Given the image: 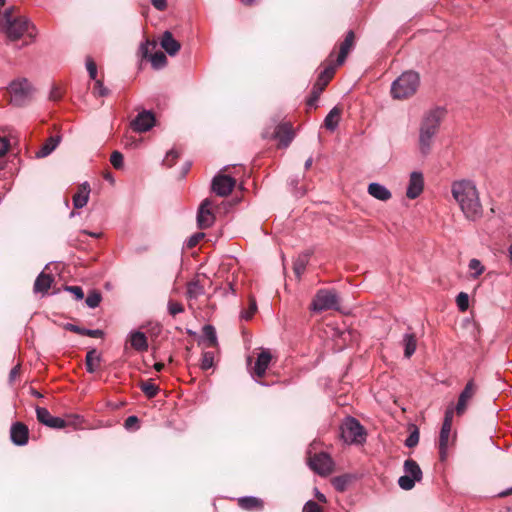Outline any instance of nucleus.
I'll return each mask as SVG.
<instances>
[{
    "instance_id": "nucleus-1",
    "label": "nucleus",
    "mask_w": 512,
    "mask_h": 512,
    "mask_svg": "<svg viewBox=\"0 0 512 512\" xmlns=\"http://www.w3.org/2000/svg\"><path fill=\"white\" fill-rule=\"evenodd\" d=\"M451 195L465 219L477 221L483 216L480 193L474 181L469 179L453 181Z\"/></svg>"
},
{
    "instance_id": "nucleus-2",
    "label": "nucleus",
    "mask_w": 512,
    "mask_h": 512,
    "mask_svg": "<svg viewBox=\"0 0 512 512\" xmlns=\"http://www.w3.org/2000/svg\"><path fill=\"white\" fill-rule=\"evenodd\" d=\"M354 45V34H348L345 40L339 46V52L336 61L334 60L335 52L332 51L328 58L321 64L322 70L318 75L317 81L315 82L312 91L315 99L320 95V93L325 89L330 80L333 78L336 68L345 62Z\"/></svg>"
},
{
    "instance_id": "nucleus-3",
    "label": "nucleus",
    "mask_w": 512,
    "mask_h": 512,
    "mask_svg": "<svg viewBox=\"0 0 512 512\" xmlns=\"http://www.w3.org/2000/svg\"><path fill=\"white\" fill-rule=\"evenodd\" d=\"M446 114L445 109L435 107L424 113L418 137V149L423 156H427L432 149L434 137L439 131L442 120Z\"/></svg>"
},
{
    "instance_id": "nucleus-4",
    "label": "nucleus",
    "mask_w": 512,
    "mask_h": 512,
    "mask_svg": "<svg viewBox=\"0 0 512 512\" xmlns=\"http://www.w3.org/2000/svg\"><path fill=\"white\" fill-rule=\"evenodd\" d=\"M420 77L417 72H403L391 85V95L394 99H407L412 97L418 90Z\"/></svg>"
},
{
    "instance_id": "nucleus-5",
    "label": "nucleus",
    "mask_w": 512,
    "mask_h": 512,
    "mask_svg": "<svg viewBox=\"0 0 512 512\" xmlns=\"http://www.w3.org/2000/svg\"><path fill=\"white\" fill-rule=\"evenodd\" d=\"M1 23L6 32H27L35 29V25L14 6L5 10Z\"/></svg>"
},
{
    "instance_id": "nucleus-6",
    "label": "nucleus",
    "mask_w": 512,
    "mask_h": 512,
    "mask_svg": "<svg viewBox=\"0 0 512 512\" xmlns=\"http://www.w3.org/2000/svg\"><path fill=\"white\" fill-rule=\"evenodd\" d=\"M11 102L15 105H23L32 95L33 87L26 78L14 80L8 87Z\"/></svg>"
},
{
    "instance_id": "nucleus-7",
    "label": "nucleus",
    "mask_w": 512,
    "mask_h": 512,
    "mask_svg": "<svg viewBox=\"0 0 512 512\" xmlns=\"http://www.w3.org/2000/svg\"><path fill=\"white\" fill-rule=\"evenodd\" d=\"M341 436L346 443H361L364 441V429L355 418L348 417L341 425Z\"/></svg>"
},
{
    "instance_id": "nucleus-8",
    "label": "nucleus",
    "mask_w": 512,
    "mask_h": 512,
    "mask_svg": "<svg viewBox=\"0 0 512 512\" xmlns=\"http://www.w3.org/2000/svg\"><path fill=\"white\" fill-rule=\"evenodd\" d=\"M339 300L338 296L333 290L321 289L319 290L313 301L311 308L313 311L322 312L330 309H338Z\"/></svg>"
},
{
    "instance_id": "nucleus-9",
    "label": "nucleus",
    "mask_w": 512,
    "mask_h": 512,
    "mask_svg": "<svg viewBox=\"0 0 512 512\" xmlns=\"http://www.w3.org/2000/svg\"><path fill=\"white\" fill-rule=\"evenodd\" d=\"M157 43L147 40L139 48V54L142 58L148 59L154 69H161L166 66L167 58L161 51H156Z\"/></svg>"
},
{
    "instance_id": "nucleus-10",
    "label": "nucleus",
    "mask_w": 512,
    "mask_h": 512,
    "mask_svg": "<svg viewBox=\"0 0 512 512\" xmlns=\"http://www.w3.org/2000/svg\"><path fill=\"white\" fill-rule=\"evenodd\" d=\"M310 468L321 476H326L333 471V460L327 453H318L308 458Z\"/></svg>"
},
{
    "instance_id": "nucleus-11",
    "label": "nucleus",
    "mask_w": 512,
    "mask_h": 512,
    "mask_svg": "<svg viewBox=\"0 0 512 512\" xmlns=\"http://www.w3.org/2000/svg\"><path fill=\"white\" fill-rule=\"evenodd\" d=\"M236 181L228 175H216L212 181V190L218 196L224 197L229 195L235 187Z\"/></svg>"
},
{
    "instance_id": "nucleus-12",
    "label": "nucleus",
    "mask_w": 512,
    "mask_h": 512,
    "mask_svg": "<svg viewBox=\"0 0 512 512\" xmlns=\"http://www.w3.org/2000/svg\"><path fill=\"white\" fill-rule=\"evenodd\" d=\"M272 360V354L269 349H261L260 353L257 356L255 365L252 369V376L256 379H261L266 374V370L268 369ZM261 383L259 380H257Z\"/></svg>"
},
{
    "instance_id": "nucleus-13",
    "label": "nucleus",
    "mask_w": 512,
    "mask_h": 512,
    "mask_svg": "<svg viewBox=\"0 0 512 512\" xmlns=\"http://www.w3.org/2000/svg\"><path fill=\"white\" fill-rule=\"evenodd\" d=\"M212 202L209 199H205L198 210L197 224L200 229H206L213 225L215 216L211 211Z\"/></svg>"
},
{
    "instance_id": "nucleus-14",
    "label": "nucleus",
    "mask_w": 512,
    "mask_h": 512,
    "mask_svg": "<svg viewBox=\"0 0 512 512\" xmlns=\"http://www.w3.org/2000/svg\"><path fill=\"white\" fill-rule=\"evenodd\" d=\"M37 419L40 423L56 429H62L66 427V422L64 419L60 417H55L50 414V412L43 407L36 408Z\"/></svg>"
},
{
    "instance_id": "nucleus-15",
    "label": "nucleus",
    "mask_w": 512,
    "mask_h": 512,
    "mask_svg": "<svg viewBox=\"0 0 512 512\" xmlns=\"http://www.w3.org/2000/svg\"><path fill=\"white\" fill-rule=\"evenodd\" d=\"M424 179L421 172L414 171L410 174L406 196L409 199L417 198L423 191Z\"/></svg>"
},
{
    "instance_id": "nucleus-16",
    "label": "nucleus",
    "mask_w": 512,
    "mask_h": 512,
    "mask_svg": "<svg viewBox=\"0 0 512 512\" xmlns=\"http://www.w3.org/2000/svg\"><path fill=\"white\" fill-rule=\"evenodd\" d=\"M155 124V117L149 111H143L132 122L133 129L138 132H146Z\"/></svg>"
},
{
    "instance_id": "nucleus-17",
    "label": "nucleus",
    "mask_w": 512,
    "mask_h": 512,
    "mask_svg": "<svg viewBox=\"0 0 512 512\" xmlns=\"http://www.w3.org/2000/svg\"><path fill=\"white\" fill-rule=\"evenodd\" d=\"M475 392H476V386H475L474 382L471 380L466 384L464 390L461 392V394L459 396L458 403L456 405V412L458 415H461L464 413V411L466 410V407H467V403L469 402L470 399H472Z\"/></svg>"
},
{
    "instance_id": "nucleus-18",
    "label": "nucleus",
    "mask_w": 512,
    "mask_h": 512,
    "mask_svg": "<svg viewBox=\"0 0 512 512\" xmlns=\"http://www.w3.org/2000/svg\"><path fill=\"white\" fill-rule=\"evenodd\" d=\"M10 435L14 444L25 445L28 441V428L20 422L15 423L11 427Z\"/></svg>"
},
{
    "instance_id": "nucleus-19",
    "label": "nucleus",
    "mask_w": 512,
    "mask_h": 512,
    "mask_svg": "<svg viewBox=\"0 0 512 512\" xmlns=\"http://www.w3.org/2000/svg\"><path fill=\"white\" fill-rule=\"evenodd\" d=\"M294 137L292 126L288 123L279 125L275 130V138L283 147H287Z\"/></svg>"
},
{
    "instance_id": "nucleus-20",
    "label": "nucleus",
    "mask_w": 512,
    "mask_h": 512,
    "mask_svg": "<svg viewBox=\"0 0 512 512\" xmlns=\"http://www.w3.org/2000/svg\"><path fill=\"white\" fill-rule=\"evenodd\" d=\"M368 193L380 201H388L392 197L391 192L384 185L379 183H370Z\"/></svg>"
},
{
    "instance_id": "nucleus-21",
    "label": "nucleus",
    "mask_w": 512,
    "mask_h": 512,
    "mask_svg": "<svg viewBox=\"0 0 512 512\" xmlns=\"http://www.w3.org/2000/svg\"><path fill=\"white\" fill-rule=\"evenodd\" d=\"M90 188L87 183L82 184L73 196V205L80 209L86 206L89 200Z\"/></svg>"
},
{
    "instance_id": "nucleus-22",
    "label": "nucleus",
    "mask_w": 512,
    "mask_h": 512,
    "mask_svg": "<svg viewBox=\"0 0 512 512\" xmlns=\"http://www.w3.org/2000/svg\"><path fill=\"white\" fill-rule=\"evenodd\" d=\"M452 426L442 424L439 435V453L442 460L446 458Z\"/></svg>"
},
{
    "instance_id": "nucleus-23",
    "label": "nucleus",
    "mask_w": 512,
    "mask_h": 512,
    "mask_svg": "<svg viewBox=\"0 0 512 512\" xmlns=\"http://www.w3.org/2000/svg\"><path fill=\"white\" fill-rule=\"evenodd\" d=\"M53 283V278L51 275L46 274L44 272L40 273L35 280L34 283V292L45 294L50 289Z\"/></svg>"
},
{
    "instance_id": "nucleus-24",
    "label": "nucleus",
    "mask_w": 512,
    "mask_h": 512,
    "mask_svg": "<svg viewBox=\"0 0 512 512\" xmlns=\"http://www.w3.org/2000/svg\"><path fill=\"white\" fill-rule=\"evenodd\" d=\"M60 143V137L59 136H51L48 138L39 148V150L36 152L37 158H44L48 155H50L58 146Z\"/></svg>"
},
{
    "instance_id": "nucleus-25",
    "label": "nucleus",
    "mask_w": 512,
    "mask_h": 512,
    "mask_svg": "<svg viewBox=\"0 0 512 512\" xmlns=\"http://www.w3.org/2000/svg\"><path fill=\"white\" fill-rule=\"evenodd\" d=\"M160 43L162 48L171 56L175 55L180 49V43L173 38V34H163Z\"/></svg>"
},
{
    "instance_id": "nucleus-26",
    "label": "nucleus",
    "mask_w": 512,
    "mask_h": 512,
    "mask_svg": "<svg viewBox=\"0 0 512 512\" xmlns=\"http://www.w3.org/2000/svg\"><path fill=\"white\" fill-rule=\"evenodd\" d=\"M130 343L137 351H146L148 349L147 337L143 332H132L130 334Z\"/></svg>"
},
{
    "instance_id": "nucleus-27",
    "label": "nucleus",
    "mask_w": 512,
    "mask_h": 512,
    "mask_svg": "<svg viewBox=\"0 0 512 512\" xmlns=\"http://www.w3.org/2000/svg\"><path fill=\"white\" fill-rule=\"evenodd\" d=\"M404 471L406 475H410L414 480L420 481L422 479V471L413 459H407L404 462Z\"/></svg>"
},
{
    "instance_id": "nucleus-28",
    "label": "nucleus",
    "mask_w": 512,
    "mask_h": 512,
    "mask_svg": "<svg viewBox=\"0 0 512 512\" xmlns=\"http://www.w3.org/2000/svg\"><path fill=\"white\" fill-rule=\"evenodd\" d=\"M340 116L341 110L338 107L332 108L324 120L325 127L330 131L335 130L339 124Z\"/></svg>"
},
{
    "instance_id": "nucleus-29",
    "label": "nucleus",
    "mask_w": 512,
    "mask_h": 512,
    "mask_svg": "<svg viewBox=\"0 0 512 512\" xmlns=\"http://www.w3.org/2000/svg\"><path fill=\"white\" fill-rule=\"evenodd\" d=\"M404 343V355L407 358H410L416 351L417 341L413 334H405L403 337Z\"/></svg>"
},
{
    "instance_id": "nucleus-30",
    "label": "nucleus",
    "mask_w": 512,
    "mask_h": 512,
    "mask_svg": "<svg viewBox=\"0 0 512 512\" xmlns=\"http://www.w3.org/2000/svg\"><path fill=\"white\" fill-rule=\"evenodd\" d=\"M203 340L209 347H215L217 345L216 331L213 326L205 325L203 327Z\"/></svg>"
},
{
    "instance_id": "nucleus-31",
    "label": "nucleus",
    "mask_w": 512,
    "mask_h": 512,
    "mask_svg": "<svg viewBox=\"0 0 512 512\" xmlns=\"http://www.w3.org/2000/svg\"><path fill=\"white\" fill-rule=\"evenodd\" d=\"M100 363V357L95 350L89 351L86 355V369L93 373L96 371Z\"/></svg>"
},
{
    "instance_id": "nucleus-32",
    "label": "nucleus",
    "mask_w": 512,
    "mask_h": 512,
    "mask_svg": "<svg viewBox=\"0 0 512 512\" xmlns=\"http://www.w3.org/2000/svg\"><path fill=\"white\" fill-rule=\"evenodd\" d=\"M66 328L69 329L70 331L76 332L78 334L86 335V336L94 337V338H98L103 335V332L99 329H96V330L84 329V328H80L73 324H67Z\"/></svg>"
},
{
    "instance_id": "nucleus-33",
    "label": "nucleus",
    "mask_w": 512,
    "mask_h": 512,
    "mask_svg": "<svg viewBox=\"0 0 512 512\" xmlns=\"http://www.w3.org/2000/svg\"><path fill=\"white\" fill-rule=\"evenodd\" d=\"M204 293V289L199 281H192L187 285V297L189 299H197Z\"/></svg>"
},
{
    "instance_id": "nucleus-34",
    "label": "nucleus",
    "mask_w": 512,
    "mask_h": 512,
    "mask_svg": "<svg viewBox=\"0 0 512 512\" xmlns=\"http://www.w3.org/2000/svg\"><path fill=\"white\" fill-rule=\"evenodd\" d=\"M140 388L148 398L155 397L159 390L151 381L142 382Z\"/></svg>"
},
{
    "instance_id": "nucleus-35",
    "label": "nucleus",
    "mask_w": 512,
    "mask_h": 512,
    "mask_svg": "<svg viewBox=\"0 0 512 512\" xmlns=\"http://www.w3.org/2000/svg\"><path fill=\"white\" fill-rule=\"evenodd\" d=\"M469 270L473 278H477L484 271V266L478 259H472L469 262Z\"/></svg>"
},
{
    "instance_id": "nucleus-36",
    "label": "nucleus",
    "mask_w": 512,
    "mask_h": 512,
    "mask_svg": "<svg viewBox=\"0 0 512 512\" xmlns=\"http://www.w3.org/2000/svg\"><path fill=\"white\" fill-rule=\"evenodd\" d=\"M457 307L461 312H465L469 307V296L465 292H460L456 297Z\"/></svg>"
},
{
    "instance_id": "nucleus-37",
    "label": "nucleus",
    "mask_w": 512,
    "mask_h": 512,
    "mask_svg": "<svg viewBox=\"0 0 512 512\" xmlns=\"http://www.w3.org/2000/svg\"><path fill=\"white\" fill-rule=\"evenodd\" d=\"M214 364V354L212 352H204L201 360V369L208 370L212 368Z\"/></svg>"
},
{
    "instance_id": "nucleus-38",
    "label": "nucleus",
    "mask_w": 512,
    "mask_h": 512,
    "mask_svg": "<svg viewBox=\"0 0 512 512\" xmlns=\"http://www.w3.org/2000/svg\"><path fill=\"white\" fill-rule=\"evenodd\" d=\"M416 480H414L410 475H403L398 479L399 486L404 490H410L414 487Z\"/></svg>"
},
{
    "instance_id": "nucleus-39",
    "label": "nucleus",
    "mask_w": 512,
    "mask_h": 512,
    "mask_svg": "<svg viewBox=\"0 0 512 512\" xmlns=\"http://www.w3.org/2000/svg\"><path fill=\"white\" fill-rule=\"evenodd\" d=\"M179 157V152L175 149H171L166 153L165 158L163 159V164L167 167H172L176 160Z\"/></svg>"
},
{
    "instance_id": "nucleus-40",
    "label": "nucleus",
    "mask_w": 512,
    "mask_h": 512,
    "mask_svg": "<svg viewBox=\"0 0 512 512\" xmlns=\"http://www.w3.org/2000/svg\"><path fill=\"white\" fill-rule=\"evenodd\" d=\"M93 93L96 96L105 97L109 95V90L104 86L101 80L94 82Z\"/></svg>"
},
{
    "instance_id": "nucleus-41",
    "label": "nucleus",
    "mask_w": 512,
    "mask_h": 512,
    "mask_svg": "<svg viewBox=\"0 0 512 512\" xmlns=\"http://www.w3.org/2000/svg\"><path fill=\"white\" fill-rule=\"evenodd\" d=\"M306 264H307V258L306 257H299L295 262H294V272L295 274L297 275V277H300L305 269H306Z\"/></svg>"
},
{
    "instance_id": "nucleus-42",
    "label": "nucleus",
    "mask_w": 512,
    "mask_h": 512,
    "mask_svg": "<svg viewBox=\"0 0 512 512\" xmlns=\"http://www.w3.org/2000/svg\"><path fill=\"white\" fill-rule=\"evenodd\" d=\"M86 69H87L89 76L92 80H94V81L98 80L97 79V66L91 57L86 58Z\"/></svg>"
},
{
    "instance_id": "nucleus-43",
    "label": "nucleus",
    "mask_w": 512,
    "mask_h": 512,
    "mask_svg": "<svg viewBox=\"0 0 512 512\" xmlns=\"http://www.w3.org/2000/svg\"><path fill=\"white\" fill-rule=\"evenodd\" d=\"M101 302V296L97 292H91L86 298V304L90 308H96Z\"/></svg>"
},
{
    "instance_id": "nucleus-44",
    "label": "nucleus",
    "mask_w": 512,
    "mask_h": 512,
    "mask_svg": "<svg viewBox=\"0 0 512 512\" xmlns=\"http://www.w3.org/2000/svg\"><path fill=\"white\" fill-rule=\"evenodd\" d=\"M123 160H124L123 155L120 152L114 151L111 154L110 162L115 169H121L123 167V162H124Z\"/></svg>"
},
{
    "instance_id": "nucleus-45",
    "label": "nucleus",
    "mask_w": 512,
    "mask_h": 512,
    "mask_svg": "<svg viewBox=\"0 0 512 512\" xmlns=\"http://www.w3.org/2000/svg\"><path fill=\"white\" fill-rule=\"evenodd\" d=\"M240 504L242 507L247 508V509H251V508L258 507L261 505L260 501L254 497L242 498V499H240Z\"/></svg>"
},
{
    "instance_id": "nucleus-46",
    "label": "nucleus",
    "mask_w": 512,
    "mask_h": 512,
    "mask_svg": "<svg viewBox=\"0 0 512 512\" xmlns=\"http://www.w3.org/2000/svg\"><path fill=\"white\" fill-rule=\"evenodd\" d=\"M168 311L172 316L180 314L184 311V307L181 303L170 300L168 302Z\"/></svg>"
},
{
    "instance_id": "nucleus-47",
    "label": "nucleus",
    "mask_w": 512,
    "mask_h": 512,
    "mask_svg": "<svg viewBox=\"0 0 512 512\" xmlns=\"http://www.w3.org/2000/svg\"><path fill=\"white\" fill-rule=\"evenodd\" d=\"M256 310H257L256 301H255V299L251 298L248 310L244 311L241 316L243 319L249 320L252 318V316L254 315Z\"/></svg>"
},
{
    "instance_id": "nucleus-48",
    "label": "nucleus",
    "mask_w": 512,
    "mask_h": 512,
    "mask_svg": "<svg viewBox=\"0 0 512 512\" xmlns=\"http://www.w3.org/2000/svg\"><path fill=\"white\" fill-rule=\"evenodd\" d=\"M303 512H323V509L314 501H308L304 505Z\"/></svg>"
},
{
    "instance_id": "nucleus-49",
    "label": "nucleus",
    "mask_w": 512,
    "mask_h": 512,
    "mask_svg": "<svg viewBox=\"0 0 512 512\" xmlns=\"http://www.w3.org/2000/svg\"><path fill=\"white\" fill-rule=\"evenodd\" d=\"M333 486L338 491H344L347 485V479L345 477H336L333 479Z\"/></svg>"
},
{
    "instance_id": "nucleus-50",
    "label": "nucleus",
    "mask_w": 512,
    "mask_h": 512,
    "mask_svg": "<svg viewBox=\"0 0 512 512\" xmlns=\"http://www.w3.org/2000/svg\"><path fill=\"white\" fill-rule=\"evenodd\" d=\"M66 290L71 292L77 300H81L84 297L83 290L79 286H68L66 287Z\"/></svg>"
},
{
    "instance_id": "nucleus-51",
    "label": "nucleus",
    "mask_w": 512,
    "mask_h": 512,
    "mask_svg": "<svg viewBox=\"0 0 512 512\" xmlns=\"http://www.w3.org/2000/svg\"><path fill=\"white\" fill-rule=\"evenodd\" d=\"M204 237V233H196L194 235H192L188 241H187V247L189 248H193L194 246H196L199 241Z\"/></svg>"
},
{
    "instance_id": "nucleus-52",
    "label": "nucleus",
    "mask_w": 512,
    "mask_h": 512,
    "mask_svg": "<svg viewBox=\"0 0 512 512\" xmlns=\"http://www.w3.org/2000/svg\"><path fill=\"white\" fill-rule=\"evenodd\" d=\"M418 441H419V433H418V431H414L406 439L405 444L407 447H414L415 445H417Z\"/></svg>"
},
{
    "instance_id": "nucleus-53",
    "label": "nucleus",
    "mask_w": 512,
    "mask_h": 512,
    "mask_svg": "<svg viewBox=\"0 0 512 512\" xmlns=\"http://www.w3.org/2000/svg\"><path fill=\"white\" fill-rule=\"evenodd\" d=\"M25 34H6V43L18 47V41L22 39Z\"/></svg>"
},
{
    "instance_id": "nucleus-54",
    "label": "nucleus",
    "mask_w": 512,
    "mask_h": 512,
    "mask_svg": "<svg viewBox=\"0 0 512 512\" xmlns=\"http://www.w3.org/2000/svg\"><path fill=\"white\" fill-rule=\"evenodd\" d=\"M50 99L53 100V101H58L61 99L62 97V90L60 87L58 86H53V88L51 89V92H50Z\"/></svg>"
},
{
    "instance_id": "nucleus-55",
    "label": "nucleus",
    "mask_w": 512,
    "mask_h": 512,
    "mask_svg": "<svg viewBox=\"0 0 512 512\" xmlns=\"http://www.w3.org/2000/svg\"><path fill=\"white\" fill-rule=\"evenodd\" d=\"M453 415H454L453 409L452 408L447 409L445 412L443 424L444 425L448 424V425L452 426Z\"/></svg>"
},
{
    "instance_id": "nucleus-56",
    "label": "nucleus",
    "mask_w": 512,
    "mask_h": 512,
    "mask_svg": "<svg viewBox=\"0 0 512 512\" xmlns=\"http://www.w3.org/2000/svg\"><path fill=\"white\" fill-rule=\"evenodd\" d=\"M151 3H152V5L156 9H158L160 11L165 10L166 7H167V1L166 0H151Z\"/></svg>"
},
{
    "instance_id": "nucleus-57",
    "label": "nucleus",
    "mask_w": 512,
    "mask_h": 512,
    "mask_svg": "<svg viewBox=\"0 0 512 512\" xmlns=\"http://www.w3.org/2000/svg\"><path fill=\"white\" fill-rule=\"evenodd\" d=\"M138 423V418L136 416H129L126 420H125V428L127 429H131L133 428L134 426H136Z\"/></svg>"
},
{
    "instance_id": "nucleus-58",
    "label": "nucleus",
    "mask_w": 512,
    "mask_h": 512,
    "mask_svg": "<svg viewBox=\"0 0 512 512\" xmlns=\"http://www.w3.org/2000/svg\"><path fill=\"white\" fill-rule=\"evenodd\" d=\"M9 148V143L5 138L0 137V157L3 156Z\"/></svg>"
},
{
    "instance_id": "nucleus-59",
    "label": "nucleus",
    "mask_w": 512,
    "mask_h": 512,
    "mask_svg": "<svg viewBox=\"0 0 512 512\" xmlns=\"http://www.w3.org/2000/svg\"><path fill=\"white\" fill-rule=\"evenodd\" d=\"M19 371H20V367L18 365L15 366L14 368H12V370L10 371V379L14 380L15 377L19 374Z\"/></svg>"
},
{
    "instance_id": "nucleus-60",
    "label": "nucleus",
    "mask_w": 512,
    "mask_h": 512,
    "mask_svg": "<svg viewBox=\"0 0 512 512\" xmlns=\"http://www.w3.org/2000/svg\"><path fill=\"white\" fill-rule=\"evenodd\" d=\"M259 0H241V3L246 7H252L256 5Z\"/></svg>"
},
{
    "instance_id": "nucleus-61",
    "label": "nucleus",
    "mask_w": 512,
    "mask_h": 512,
    "mask_svg": "<svg viewBox=\"0 0 512 512\" xmlns=\"http://www.w3.org/2000/svg\"><path fill=\"white\" fill-rule=\"evenodd\" d=\"M315 496L319 502H322V503L327 502L326 496L323 493L319 492L318 490H316Z\"/></svg>"
},
{
    "instance_id": "nucleus-62",
    "label": "nucleus",
    "mask_w": 512,
    "mask_h": 512,
    "mask_svg": "<svg viewBox=\"0 0 512 512\" xmlns=\"http://www.w3.org/2000/svg\"><path fill=\"white\" fill-rule=\"evenodd\" d=\"M164 368V364L161 363V362H158V363H155L154 364V369L158 372L162 371V369Z\"/></svg>"
},
{
    "instance_id": "nucleus-63",
    "label": "nucleus",
    "mask_w": 512,
    "mask_h": 512,
    "mask_svg": "<svg viewBox=\"0 0 512 512\" xmlns=\"http://www.w3.org/2000/svg\"><path fill=\"white\" fill-rule=\"evenodd\" d=\"M312 162H313V160L311 157L309 159H307L305 162V169H309L312 166Z\"/></svg>"
},
{
    "instance_id": "nucleus-64",
    "label": "nucleus",
    "mask_w": 512,
    "mask_h": 512,
    "mask_svg": "<svg viewBox=\"0 0 512 512\" xmlns=\"http://www.w3.org/2000/svg\"><path fill=\"white\" fill-rule=\"evenodd\" d=\"M509 254H510V259L512 261V244L510 245V248H509Z\"/></svg>"
}]
</instances>
